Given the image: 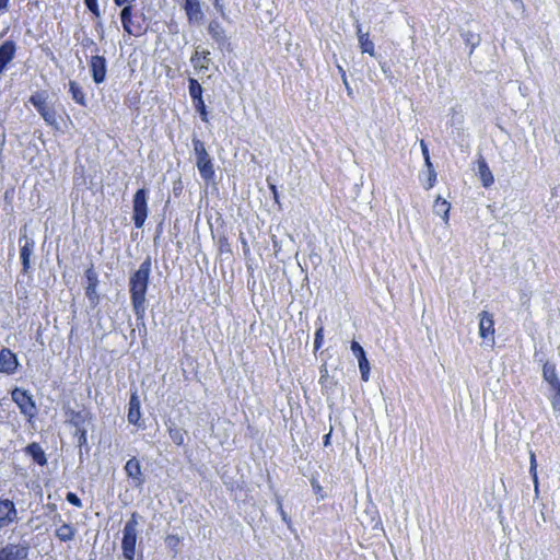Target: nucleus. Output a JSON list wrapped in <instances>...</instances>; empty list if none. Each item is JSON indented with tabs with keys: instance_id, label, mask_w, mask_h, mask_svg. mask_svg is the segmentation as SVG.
<instances>
[{
	"instance_id": "54",
	"label": "nucleus",
	"mask_w": 560,
	"mask_h": 560,
	"mask_svg": "<svg viewBox=\"0 0 560 560\" xmlns=\"http://www.w3.org/2000/svg\"><path fill=\"white\" fill-rule=\"evenodd\" d=\"M125 560H133V559H125Z\"/></svg>"
},
{
	"instance_id": "32",
	"label": "nucleus",
	"mask_w": 560,
	"mask_h": 560,
	"mask_svg": "<svg viewBox=\"0 0 560 560\" xmlns=\"http://www.w3.org/2000/svg\"><path fill=\"white\" fill-rule=\"evenodd\" d=\"M209 55L210 52L209 51H202V62H199V59H198V51L195 54V56L191 58V62H194L195 67H200L201 69H206L208 66H207V62L209 61Z\"/></svg>"
},
{
	"instance_id": "5",
	"label": "nucleus",
	"mask_w": 560,
	"mask_h": 560,
	"mask_svg": "<svg viewBox=\"0 0 560 560\" xmlns=\"http://www.w3.org/2000/svg\"><path fill=\"white\" fill-rule=\"evenodd\" d=\"M133 221L137 228H141L148 217L147 190L139 189L132 200Z\"/></svg>"
},
{
	"instance_id": "53",
	"label": "nucleus",
	"mask_w": 560,
	"mask_h": 560,
	"mask_svg": "<svg viewBox=\"0 0 560 560\" xmlns=\"http://www.w3.org/2000/svg\"><path fill=\"white\" fill-rule=\"evenodd\" d=\"M138 560H143L142 556H141V557H140V559H138Z\"/></svg>"
},
{
	"instance_id": "14",
	"label": "nucleus",
	"mask_w": 560,
	"mask_h": 560,
	"mask_svg": "<svg viewBox=\"0 0 560 560\" xmlns=\"http://www.w3.org/2000/svg\"><path fill=\"white\" fill-rule=\"evenodd\" d=\"M19 365L16 355L7 348L0 351V372L5 374H13Z\"/></svg>"
},
{
	"instance_id": "12",
	"label": "nucleus",
	"mask_w": 560,
	"mask_h": 560,
	"mask_svg": "<svg viewBox=\"0 0 560 560\" xmlns=\"http://www.w3.org/2000/svg\"><path fill=\"white\" fill-rule=\"evenodd\" d=\"M184 10L189 23L201 24L203 20V11L199 0H184Z\"/></svg>"
},
{
	"instance_id": "10",
	"label": "nucleus",
	"mask_w": 560,
	"mask_h": 560,
	"mask_svg": "<svg viewBox=\"0 0 560 560\" xmlns=\"http://www.w3.org/2000/svg\"><path fill=\"white\" fill-rule=\"evenodd\" d=\"M90 69L92 73L93 81L96 84H101L105 81L107 67L106 59L103 56H92L90 60Z\"/></svg>"
},
{
	"instance_id": "28",
	"label": "nucleus",
	"mask_w": 560,
	"mask_h": 560,
	"mask_svg": "<svg viewBox=\"0 0 560 560\" xmlns=\"http://www.w3.org/2000/svg\"><path fill=\"white\" fill-rule=\"evenodd\" d=\"M359 45H360L362 52H366L370 56H374V44L370 39L369 35L361 36V38L359 39Z\"/></svg>"
},
{
	"instance_id": "8",
	"label": "nucleus",
	"mask_w": 560,
	"mask_h": 560,
	"mask_svg": "<svg viewBox=\"0 0 560 560\" xmlns=\"http://www.w3.org/2000/svg\"><path fill=\"white\" fill-rule=\"evenodd\" d=\"M30 102L37 109V112L40 114L43 119L48 125L54 126L57 124L56 112L52 107L47 105L44 94L36 93V94L32 95L30 97Z\"/></svg>"
},
{
	"instance_id": "35",
	"label": "nucleus",
	"mask_w": 560,
	"mask_h": 560,
	"mask_svg": "<svg viewBox=\"0 0 560 560\" xmlns=\"http://www.w3.org/2000/svg\"><path fill=\"white\" fill-rule=\"evenodd\" d=\"M66 499L70 504H72L77 508L82 506V502H81L80 498L73 492H68Z\"/></svg>"
},
{
	"instance_id": "4",
	"label": "nucleus",
	"mask_w": 560,
	"mask_h": 560,
	"mask_svg": "<svg viewBox=\"0 0 560 560\" xmlns=\"http://www.w3.org/2000/svg\"><path fill=\"white\" fill-rule=\"evenodd\" d=\"M12 400L18 405L22 415L32 419L35 417L37 408L32 395L22 388H14L12 390Z\"/></svg>"
},
{
	"instance_id": "22",
	"label": "nucleus",
	"mask_w": 560,
	"mask_h": 560,
	"mask_svg": "<svg viewBox=\"0 0 560 560\" xmlns=\"http://www.w3.org/2000/svg\"><path fill=\"white\" fill-rule=\"evenodd\" d=\"M26 452H27V454H30L32 456L34 462H36L38 465H40V466L46 465L47 459H46L45 453L39 444L31 443L30 445H27Z\"/></svg>"
},
{
	"instance_id": "16",
	"label": "nucleus",
	"mask_w": 560,
	"mask_h": 560,
	"mask_svg": "<svg viewBox=\"0 0 560 560\" xmlns=\"http://www.w3.org/2000/svg\"><path fill=\"white\" fill-rule=\"evenodd\" d=\"M85 278L88 285L85 288V294L89 298L90 302L93 304L97 303L98 295L96 293V287L98 284L97 273L93 269V267L89 268L85 271Z\"/></svg>"
},
{
	"instance_id": "38",
	"label": "nucleus",
	"mask_w": 560,
	"mask_h": 560,
	"mask_svg": "<svg viewBox=\"0 0 560 560\" xmlns=\"http://www.w3.org/2000/svg\"><path fill=\"white\" fill-rule=\"evenodd\" d=\"M555 395L551 397V405L555 410H558L560 408V387L559 389H553Z\"/></svg>"
},
{
	"instance_id": "41",
	"label": "nucleus",
	"mask_w": 560,
	"mask_h": 560,
	"mask_svg": "<svg viewBox=\"0 0 560 560\" xmlns=\"http://www.w3.org/2000/svg\"><path fill=\"white\" fill-rule=\"evenodd\" d=\"M89 8V10L95 15V16H100V10H98V5H97V2H95L94 4H89L86 5Z\"/></svg>"
},
{
	"instance_id": "34",
	"label": "nucleus",
	"mask_w": 560,
	"mask_h": 560,
	"mask_svg": "<svg viewBox=\"0 0 560 560\" xmlns=\"http://www.w3.org/2000/svg\"><path fill=\"white\" fill-rule=\"evenodd\" d=\"M324 339V328L320 326L317 328L315 332V340H314V348L315 350H318L322 347Z\"/></svg>"
},
{
	"instance_id": "43",
	"label": "nucleus",
	"mask_w": 560,
	"mask_h": 560,
	"mask_svg": "<svg viewBox=\"0 0 560 560\" xmlns=\"http://www.w3.org/2000/svg\"><path fill=\"white\" fill-rule=\"evenodd\" d=\"M357 35H358V40L361 38V36H366L369 35V33H363L362 31V27H361V24H357Z\"/></svg>"
},
{
	"instance_id": "48",
	"label": "nucleus",
	"mask_w": 560,
	"mask_h": 560,
	"mask_svg": "<svg viewBox=\"0 0 560 560\" xmlns=\"http://www.w3.org/2000/svg\"><path fill=\"white\" fill-rule=\"evenodd\" d=\"M85 4L89 5V4H94L95 2H97V0H84Z\"/></svg>"
},
{
	"instance_id": "52",
	"label": "nucleus",
	"mask_w": 560,
	"mask_h": 560,
	"mask_svg": "<svg viewBox=\"0 0 560 560\" xmlns=\"http://www.w3.org/2000/svg\"><path fill=\"white\" fill-rule=\"evenodd\" d=\"M7 11H8V10H0V13H4V12H7Z\"/></svg>"
},
{
	"instance_id": "24",
	"label": "nucleus",
	"mask_w": 560,
	"mask_h": 560,
	"mask_svg": "<svg viewBox=\"0 0 560 560\" xmlns=\"http://www.w3.org/2000/svg\"><path fill=\"white\" fill-rule=\"evenodd\" d=\"M69 92L72 98L81 106H86L85 94L75 81L69 82Z\"/></svg>"
},
{
	"instance_id": "29",
	"label": "nucleus",
	"mask_w": 560,
	"mask_h": 560,
	"mask_svg": "<svg viewBox=\"0 0 560 560\" xmlns=\"http://www.w3.org/2000/svg\"><path fill=\"white\" fill-rule=\"evenodd\" d=\"M462 36L464 37L466 44L471 46V49L477 47L480 43V36L470 31L463 33Z\"/></svg>"
},
{
	"instance_id": "9",
	"label": "nucleus",
	"mask_w": 560,
	"mask_h": 560,
	"mask_svg": "<svg viewBox=\"0 0 560 560\" xmlns=\"http://www.w3.org/2000/svg\"><path fill=\"white\" fill-rule=\"evenodd\" d=\"M18 518V511L11 500L0 499V528L7 527Z\"/></svg>"
},
{
	"instance_id": "18",
	"label": "nucleus",
	"mask_w": 560,
	"mask_h": 560,
	"mask_svg": "<svg viewBox=\"0 0 560 560\" xmlns=\"http://www.w3.org/2000/svg\"><path fill=\"white\" fill-rule=\"evenodd\" d=\"M131 5H126L122 8L120 12L122 27L130 35H139L141 33V26L133 23L131 19Z\"/></svg>"
},
{
	"instance_id": "44",
	"label": "nucleus",
	"mask_w": 560,
	"mask_h": 560,
	"mask_svg": "<svg viewBox=\"0 0 560 560\" xmlns=\"http://www.w3.org/2000/svg\"><path fill=\"white\" fill-rule=\"evenodd\" d=\"M10 0H0V10H9Z\"/></svg>"
},
{
	"instance_id": "21",
	"label": "nucleus",
	"mask_w": 560,
	"mask_h": 560,
	"mask_svg": "<svg viewBox=\"0 0 560 560\" xmlns=\"http://www.w3.org/2000/svg\"><path fill=\"white\" fill-rule=\"evenodd\" d=\"M478 173H479V176H480L483 187L487 188L493 184V182H494L493 175H492L487 162L482 158L478 160Z\"/></svg>"
},
{
	"instance_id": "39",
	"label": "nucleus",
	"mask_w": 560,
	"mask_h": 560,
	"mask_svg": "<svg viewBox=\"0 0 560 560\" xmlns=\"http://www.w3.org/2000/svg\"><path fill=\"white\" fill-rule=\"evenodd\" d=\"M165 542L168 547L175 548L179 542V538L175 535H168L165 539Z\"/></svg>"
},
{
	"instance_id": "25",
	"label": "nucleus",
	"mask_w": 560,
	"mask_h": 560,
	"mask_svg": "<svg viewBox=\"0 0 560 560\" xmlns=\"http://www.w3.org/2000/svg\"><path fill=\"white\" fill-rule=\"evenodd\" d=\"M450 209H451L450 203L446 200L438 197V199L435 200V203L433 206V212L436 215H440L444 221H447Z\"/></svg>"
},
{
	"instance_id": "55",
	"label": "nucleus",
	"mask_w": 560,
	"mask_h": 560,
	"mask_svg": "<svg viewBox=\"0 0 560 560\" xmlns=\"http://www.w3.org/2000/svg\"><path fill=\"white\" fill-rule=\"evenodd\" d=\"M90 560H95V559H90Z\"/></svg>"
},
{
	"instance_id": "3",
	"label": "nucleus",
	"mask_w": 560,
	"mask_h": 560,
	"mask_svg": "<svg viewBox=\"0 0 560 560\" xmlns=\"http://www.w3.org/2000/svg\"><path fill=\"white\" fill-rule=\"evenodd\" d=\"M194 151L197 156L196 165L201 177L206 180H209L214 175L213 164L208 154L205 144L199 139H192Z\"/></svg>"
},
{
	"instance_id": "2",
	"label": "nucleus",
	"mask_w": 560,
	"mask_h": 560,
	"mask_svg": "<svg viewBox=\"0 0 560 560\" xmlns=\"http://www.w3.org/2000/svg\"><path fill=\"white\" fill-rule=\"evenodd\" d=\"M140 520L139 513H131L122 529L121 551L125 559H135Z\"/></svg>"
},
{
	"instance_id": "51",
	"label": "nucleus",
	"mask_w": 560,
	"mask_h": 560,
	"mask_svg": "<svg viewBox=\"0 0 560 560\" xmlns=\"http://www.w3.org/2000/svg\"><path fill=\"white\" fill-rule=\"evenodd\" d=\"M338 70L340 72V74L342 75V71H345L340 66H338Z\"/></svg>"
},
{
	"instance_id": "37",
	"label": "nucleus",
	"mask_w": 560,
	"mask_h": 560,
	"mask_svg": "<svg viewBox=\"0 0 560 560\" xmlns=\"http://www.w3.org/2000/svg\"><path fill=\"white\" fill-rule=\"evenodd\" d=\"M213 2V7L215 8V10L220 13V15L223 18V19H226L228 15H226V12H225V8H224V4H223V0H212Z\"/></svg>"
},
{
	"instance_id": "49",
	"label": "nucleus",
	"mask_w": 560,
	"mask_h": 560,
	"mask_svg": "<svg viewBox=\"0 0 560 560\" xmlns=\"http://www.w3.org/2000/svg\"><path fill=\"white\" fill-rule=\"evenodd\" d=\"M80 440H83V441L85 442V431H82V432H81Z\"/></svg>"
},
{
	"instance_id": "7",
	"label": "nucleus",
	"mask_w": 560,
	"mask_h": 560,
	"mask_svg": "<svg viewBox=\"0 0 560 560\" xmlns=\"http://www.w3.org/2000/svg\"><path fill=\"white\" fill-rule=\"evenodd\" d=\"M479 318V336L483 341L489 345H494V320L493 315L487 311H482L478 314Z\"/></svg>"
},
{
	"instance_id": "26",
	"label": "nucleus",
	"mask_w": 560,
	"mask_h": 560,
	"mask_svg": "<svg viewBox=\"0 0 560 560\" xmlns=\"http://www.w3.org/2000/svg\"><path fill=\"white\" fill-rule=\"evenodd\" d=\"M168 433H170L171 440L176 445H183L184 444L186 432L183 431L180 428L175 427V425H171V427H168Z\"/></svg>"
},
{
	"instance_id": "42",
	"label": "nucleus",
	"mask_w": 560,
	"mask_h": 560,
	"mask_svg": "<svg viewBox=\"0 0 560 560\" xmlns=\"http://www.w3.org/2000/svg\"><path fill=\"white\" fill-rule=\"evenodd\" d=\"M89 8V10L95 15V16H100V10H98V5H97V2H95L94 4H89L86 5Z\"/></svg>"
},
{
	"instance_id": "20",
	"label": "nucleus",
	"mask_w": 560,
	"mask_h": 560,
	"mask_svg": "<svg viewBox=\"0 0 560 560\" xmlns=\"http://www.w3.org/2000/svg\"><path fill=\"white\" fill-rule=\"evenodd\" d=\"M542 377L549 384L550 389H559L560 381L557 376L555 364L549 362L545 363L542 368Z\"/></svg>"
},
{
	"instance_id": "13",
	"label": "nucleus",
	"mask_w": 560,
	"mask_h": 560,
	"mask_svg": "<svg viewBox=\"0 0 560 560\" xmlns=\"http://www.w3.org/2000/svg\"><path fill=\"white\" fill-rule=\"evenodd\" d=\"M126 475L132 479L135 487H140L144 483V476L140 462L132 457L125 465Z\"/></svg>"
},
{
	"instance_id": "27",
	"label": "nucleus",
	"mask_w": 560,
	"mask_h": 560,
	"mask_svg": "<svg viewBox=\"0 0 560 560\" xmlns=\"http://www.w3.org/2000/svg\"><path fill=\"white\" fill-rule=\"evenodd\" d=\"M189 94L194 102L202 100V86L196 79L192 78L189 79Z\"/></svg>"
},
{
	"instance_id": "15",
	"label": "nucleus",
	"mask_w": 560,
	"mask_h": 560,
	"mask_svg": "<svg viewBox=\"0 0 560 560\" xmlns=\"http://www.w3.org/2000/svg\"><path fill=\"white\" fill-rule=\"evenodd\" d=\"M16 52V45L12 40H7L0 45V74L5 67L14 59Z\"/></svg>"
},
{
	"instance_id": "36",
	"label": "nucleus",
	"mask_w": 560,
	"mask_h": 560,
	"mask_svg": "<svg viewBox=\"0 0 560 560\" xmlns=\"http://www.w3.org/2000/svg\"><path fill=\"white\" fill-rule=\"evenodd\" d=\"M420 145H421L422 154H423V158H424V161H425V165L428 166V168H431L432 167V163L430 161V155H429L428 147H427V144H425V142L423 140L420 141Z\"/></svg>"
},
{
	"instance_id": "46",
	"label": "nucleus",
	"mask_w": 560,
	"mask_h": 560,
	"mask_svg": "<svg viewBox=\"0 0 560 560\" xmlns=\"http://www.w3.org/2000/svg\"><path fill=\"white\" fill-rule=\"evenodd\" d=\"M278 508H279V510H280V513H281L282 518L285 521L287 515H285L284 511L282 510V504H281V501H280V500H278Z\"/></svg>"
},
{
	"instance_id": "19",
	"label": "nucleus",
	"mask_w": 560,
	"mask_h": 560,
	"mask_svg": "<svg viewBox=\"0 0 560 560\" xmlns=\"http://www.w3.org/2000/svg\"><path fill=\"white\" fill-rule=\"evenodd\" d=\"M140 419V399L137 393H132L129 399L128 421L135 425L142 427Z\"/></svg>"
},
{
	"instance_id": "31",
	"label": "nucleus",
	"mask_w": 560,
	"mask_h": 560,
	"mask_svg": "<svg viewBox=\"0 0 560 560\" xmlns=\"http://www.w3.org/2000/svg\"><path fill=\"white\" fill-rule=\"evenodd\" d=\"M32 255V248L31 247H22L21 250V259L23 264V270L27 271L30 268V257Z\"/></svg>"
},
{
	"instance_id": "30",
	"label": "nucleus",
	"mask_w": 560,
	"mask_h": 560,
	"mask_svg": "<svg viewBox=\"0 0 560 560\" xmlns=\"http://www.w3.org/2000/svg\"><path fill=\"white\" fill-rule=\"evenodd\" d=\"M529 471L533 476L534 485H535V491L538 492V478H537V463H536V456L535 453L530 452V458H529Z\"/></svg>"
},
{
	"instance_id": "17",
	"label": "nucleus",
	"mask_w": 560,
	"mask_h": 560,
	"mask_svg": "<svg viewBox=\"0 0 560 560\" xmlns=\"http://www.w3.org/2000/svg\"><path fill=\"white\" fill-rule=\"evenodd\" d=\"M208 33L219 46H224L229 44V37L226 35V32L219 21H210L208 25Z\"/></svg>"
},
{
	"instance_id": "1",
	"label": "nucleus",
	"mask_w": 560,
	"mask_h": 560,
	"mask_svg": "<svg viewBox=\"0 0 560 560\" xmlns=\"http://www.w3.org/2000/svg\"><path fill=\"white\" fill-rule=\"evenodd\" d=\"M151 272V258L147 257L139 269L130 277L129 291L137 319H143L145 314V293Z\"/></svg>"
},
{
	"instance_id": "47",
	"label": "nucleus",
	"mask_w": 560,
	"mask_h": 560,
	"mask_svg": "<svg viewBox=\"0 0 560 560\" xmlns=\"http://www.w3.org/2000/svg\"><path fill=\"white\" fill-rule=\"evenodd\" d=\"M429 171H430V180L435 179L436 175H435V172L433 171V168L431 167V168H429Z\"/></svg>"
},
{
	"instance_id": "50",
	"label": "nucleus",
	"mask_w": 560,
	"mask_h": 560,
	"mask_svg": "<svg viewBox=\"0 0 560 560\" xmlns=\"http://www.w3.org/2000/svg\"><path fill=\"white\" fill-rule=\"evenodd\" d=\"M330 434L325 435V444L327 445L329 442Z\"/></svg>"
},
{
	"instance_id": "40",
	"label": "nucleus",
	"mask_w": 560,
	"mask_h": 560,
	"mask_svg": "<svg viewBox=\"0 0 560 560\" xmlns=\"http://www.w3.org/2000/svg\"><path fill=\"white\" fill-rule=\"evenodd\" d=\"M342 82L347 89V93L349 96H352V89L350 88L349 83H348V80H347V75H346V71H342Z\"/></svg>"
},
{
	"instance_id": "11",
	"label": "nucleus",
	"mask_w": 560,
	"mask_h": 560,
	"mask_svg": "<svg viewBox=\"0 0 560 560\" xmlns=\"http://www.w3.org/2000/svg\"><path fill=\"white\" fill-rule=\"evenodd\" d=\"M351 351L358 359L362 381L368 382L370 375V363L366 359L364 349L358 341L353 340L351 342Z\"/></svg>"
},
{
	"instance_id": "33",
	"label": "nucleus",
	"mask_w": 560,
	"mask_h": 560,
	"mask_svg": "<svg viewBox=\"0 0 560 560\" xmlns=\"http://www.w3.org/2000/svg\"><path fill=\"white\" fill-rule=\"evenodd\" d=\"M195 108L199 112L202 121H208V113L206 110V105L203 100H198L194 102Z\"/></svg>"
},
{
	"instance_id": "6",
	"label": "nucleus",
	"mask_w": 560,
	"mask_h": 560,
	"mask_svg": "<svg viewBox=\"0 0 560 560\" xmlns=\"http://www.w3.org/2000/svg\"><path fill=\"white\" fill-rule=\"evenodd\" d=\"M30 546L27 542L7 544L0 547V560H27Z\"/></svg>"
},
{
	"instance_id": "45",
	"label": "nucleus",
	"mask_w": 560,
	"mask_h": 560,
	"mask_svg": "<svg viewBox=\"0 0 560 560\" xmlns=\"http://www.w3.org/2000/svg\"><path fill=\"white\" fill-rule=\"evenodd\" d=\"M269 187H270V190L272 191L275 200L278 202V191H277L276 186L273 184H270Z\"/></svg>"
},
{
	"instance_id": "23",
	"label": "nucleus",
	"mask_w": 560,
	"mask_h": 560,
	"mask_svg": "<svg viewBox=\"0 0 560 560\" xmlns=\"http://www.w3.org/2000/svg\"><path fill=\"white\" fill-rule=\"evenodd\" d=\"M57 538L61 541H70L75 536V528L67 523H62L55 532Z\"/></svg>"
}]
</instances>
